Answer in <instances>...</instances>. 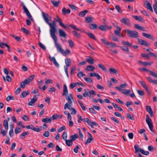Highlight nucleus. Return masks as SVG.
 I'll use <instances>...</instances> for the list:
<instances>
[{
    "label": "nucleus",
    "instance_id": "1",
    "mask_svg": "<svg viewBox=\"0 0 157 157\" xmlns=\"http://www.w3.org/2000/svg\"><path fill=\"white\" fill-rule=\"evenodd\" d=\"M42 16L45 22L47 24L50 28V34H55L56 30L57 25L56 22L59 23L60 26L64 29H66V26L62 22V20L58 16H56V18H55L52 23L49 22V21H52L51 17L49 15L48 13L42 12Z\"/></svg>",
    "mask_w": 157,
    "mask_h": 157
},
{
    "label": "nucleus",
    "instance_id": "2",
    "mask_svg": "<svg viewBox=\"0 0 157 157\" xmlns=\"http://www.w3.org/2000/svg\"><path fill=\"white\" fill-rule=\"evenodd\" d=\"M54 41V44L57 51L62 54H65L64 51L62 48V45L57 43V39L55 34L50 35Z\"/></svg>",
    "mask_w": 157,
    "mask_h": 157
},
{
    "label": "nucleus",
    "instance_id": "3",
    "mask_svg": "<svg viewBox=\"0 0 157 157\" xmlns=\"http://www.w3.org/2000/svg\"><path fill=\"white\" fill-rule=\"evenodd\" d=\"M123 31L126 32L128 35V36L129 37L137 38L138 37V33L136 31L125 29Z\"/></svg>",
    "mask_w": 157,
    "mask_h": 157
},
{
    "label": "nucleus",
    "instance_id": "4",
    "mask_svg": "<svg viewBox=\"0 0 157 157\" xmlns=\"http://www.w3.org/2000/svg\"><path fill=\"white\" fill-rule=\"evenodd\" d=\"M21 5L23 6V8L24 13L29 18L31 21H33V19L30 14L29 11L27 8L26 7L24 3L23 2H21Z\"/></svg>",
    "mask_w": 157,
    "mask_h": 157
},
{
    "label": "nucleus",
    "instance_id": "5",
    "mask_svg": "<svg viewBox=\"0 0 157 157\" xmlns=\"http://www.w3.org/2000/svg\"><path fill=\"white\" fill-rule=\"evenodd\" d=\"M134 147L135 153H137L140 151L142 154L146 155H147L149 154V152L148 151H145L143 149L139 148V146L137 144L135 145Z\"/></svg>",
    "mask_w": 157,
    "mask_h": 157
},
{
    "label": "nucleus",
    "instance_id": "6",
    "mask_svg": "<svg viewBox=\"0 0 157 157\" xmlns=\"http://www.w3.org/2000/svg\"><path fill=\"white\" fill-rule=\"evenodd\" d=\"M146 121L148 125L150 130L151 132H153V126L152 122L151 119L150 118L149 115L147 114L146 115Z\"/></svg>",
    "mask_w": 157,
    "mask_h": 157
},
{
    "label": "nucleus",
    "instance_id": "7",
    "mask_svg": "<svg viewBox=\"0 0 157 157\" xmlns=\"http://www.w3.org/2000/svg\"><path fill=\"white\" fill-rule=\"evenodd\" d=\"M70 26L73 29H75V30L72 31V33L74 36H76L78 38H80L81 37V36L79 34L77 33L76 31H81L80 29L78 28H77L76 26L73 25H70Z\"/></svg>",
    "mask_w": 157,
    "mask_h": 157
},
{
    "label": "nucleus",
    "instance_id": "8",
    "mask_svg": "<svg viewBox=\"0 0 157 157\" xmlns=\"http://www.w3.org/2000/svg\"><path fill=\"white\" fill-rule=\"evenodd\" d=\"M139 70L140 71L149 72L151 75L155 78H157V71L156 72V74L155 72L145 68H139Z\"/></svg>",
    "mask_w": 157,
    "mask_h": 157
},
{
    "label": "nucleus",
    "instance_id": "9",
    "mask_svg": "<svg viewBox=\"0 0 157 157\" xmlns=\"http://www.w3.org/2000/svg\"><path fill=\"white\" fill-rule=\"evenodd\" d=\"M121 21L128 26L131 25L130 20L128 18H123L121 20Z\"/></svg>",
    "mask_w": 157,
    "mask_h": 157
},
{
    "label": "nucleus",
    "instance_id": "10",
    "mask_svg": "<svg viewBox=\"0 0 157 157\" xmlns=\"http://www.w3.org/2000/svg\"><path fill=\"white\" fill-rule=\"evenodd\" d=\"M99 28L103 31H106L108 29H111L112 27L111 26L102 25L99 26Z\"/></svg>",
    "mask_w": 157,
    "mask_h": 157
},
{
    "label": "nucleus",
    "instance_id": "11",
    "mask_svg": "<svg viewBox=\"0 0 157 157\" xmlns=\"http://www.w3.org/2000/svg\"><path fill=\"white\" fill-rule=\"evenodd\" d=\"M139 82L143 86V87L146 90L148 94L149 95H150V92L149 90L148 87L145 83L142 81H140Z\"/></svg>",
    "mask_w": 157,
    "mask_h": 157
},
{
    "label": "nucleus",
    "instance_id": "12",
    "mask_svg": "<svg viewBox=\"0 0 157 157\" xmlns=\"http://www.w3.org/2000/svg\"><path fill=\"white\" fill-rule=\"evenodd\" d=\"M138 43L141 45H144L146 46H149V44L146 41L142 39H138Z\"/></svg>",
    "mask_w": 157,
    "mask_h": 157
},
{
    "label": "nucleus",
    "instance_id": "13",
    "mask_svg": "<svg viewBox=\"0 0 157 157\" xmlns=\"http://www.w3.org/2000/svg\"><path fill=\"white\" fill-rule=\"evenodd\" d=\"M31 82L29 81L28 78L26 79L24 81L22 82H21L20 86L22 88H25V85L27 84H28Z\"/></svg>",
    "mask_w": 157,
    "mask_h": 157
},
{
    "label": "nucleus",
    "instance_id": "14",
    "mask_svg": "<svg viewBox=\"0 0 157 157\" xmlns=\"http://www.w3.org/2000/svg\"><path fill=\"white\" fill-rule=\"evenodd\" d=\"M121 28H118L117 30L114 31V33L116 36L119 37H124V36L123 35L122 33H121Z\"/></svg>",
    "mask_w": 157,
    "mask_h": 157
},
{
    "label": "nucleus",
    "instance_id": "15",
    "mask_svg": "<svg viewBox=\"0 0 157 157\" xmlns=\"http://www.w3.org/2000/svg\"><path fill=\"white\" fill-rule=\"evenodd\" d=\"M49 58L50 59V60L51 61L53 62V64L55 65L57 67H59V65L56 62L55 58L54 57H51L50 56L49 57Z\"/></svg>",
    "mask_w": 157,
    "mask_h": 157
},
{
    "label": "nucleus",
    "instance_id": "16",
    "mask_svg": "<svg viewBox=\"0 0 157 157\" xmlns=\"http://www.w3.org/2000/svg\"><path fill=\"white\" fill-rule=\"evenodd\" d=\"M66 96V99L68 101V102H67V103H72V100L74 101V99L72 94H69V95L68 96Z\"/></svg>",
    "mask_w": 157,
    "mask_h": 157
},
{
    "label": "nucleus",
    "instance_id": "17",
    "mask_svg": "<svg viewBox=\"0 0 157 157\" xmlns=\"http://www.w3.org/2000/svg\"><path fill=\"white\" fill-rule=\"evenodd\" d=\"M146 109L147 111L150 114V116L152 117L153 116V112L151 107L150 106L147 105L146 106Z\"/></svg>",
    "mask_w": 157,
    "mask_h": 157
},
{
    "label": "nucleus",
    "instance_id": "18",
    "mask_svg": "<svg viewBox=\"0 0 157 157\" xmlns=\"http://www.w3.org/2000/svg\"><path fill=\"white\" fill-rule=\"evenodd\" d=\"M68 93V91L67 87L66 85L64 84L63 85V96H67Z\"/></svg>",
    "mask_w": 157,
    "mask_h": 157
},
{
    "label": "nucleus",
    "instance_id": "19",
    "mask_svg": "<svg viewBox=\"0 0 157 157\" xmlns=\"http://www.w3.org/2000/svg\"><path fill=\"white\" fill-rule=\"evenodd\" d=\"M59 36L60 37L66 38L67 35L66 33L61 29H59Z\"/></svg>",
    "mask_w": 157,
    "mask_h": 157
},
{
    "label": "nucleus",
    "instance_id": "20",
    "mask_svg": "<svg viewBox=\"0 0 157 157\" xmlns=\"http://www.w3.org/2000/svg\"><path fill=\"white\" fill-rule=\"evenodd\" d=\"M134 27L136 29H137L139 30H141L143 31H146V29L145 28L142 26H140L138 24H135L134 25Z\"/></svg>",
    "mask_w": 157,
    "mask_h": 157
},
{
    "label": "nucleus",
    "instance_id": "21",
    "mask_svg": "<svg viewBox=\"0 0 157 157\" xmlns=\"http://www.w3.org/2000/svg\"><path fill=\"white\" fill-rule=\"evenodd\" d=\"M62 12L64 15H66L68 14H69L71 12V10L70 9L66 10L65 7H63L62 10Z\"/></svg>",
    "mask_w": 157,
    "mask_h": 157
},
{
    "label": "nucleus",
    "instance_id": "22",
    "mask_svg": "<svg viewBox=\"0 0 157 157\" xmlns=\"http://www.w3.org/2000/svg\"><path fill=\"white\" fill-rule=\"evenodd\" d=\"M142 35L144 36L148 39L151 40H153L154 39L153 37L150 34L143 33H142Z\"/></svg>",
    "mask_w": 157,
    "mask_h": 157
},
{
    "label": "nucleus",
    "instance_id": "23",
    "mask_svg": "<svg viewBox=\"0 0 157 157\" xmlns=\"http://www.w3.org/2000/svg\"><path fill=\"white\" fill-rule=\"evenodd\" d=\"M84 32L86 33L88 36L89 37L92 39H94V40H97V39L95 37V36L92 33H89L88 32H86L85 31H84Z\"/></svg>",
    "mask_w": 157,
    "mask_h": 157
},
{
    "label": "nucleus",
    "instance_id": "24",
    "mask_svg": "<svg viewBox=\"0 0 157 157\" xmlns=\"http://www.w3.org/2000/svg\"><path fill=\"white\" fill-rule=\"evenodd\" d=\"M72 105V103H68L67 102L64 105V109H67L70 110L71 107V105Z\"/></svg>",
    "mask_w": 157,
    "mask_h": 157
},
{
    "label": "nucleus",
    "instance_id": "25",
    "mask_svg": "<svg viewBox=\"0 0 157 157\" xmlns=\"http://www.w3.org/2000/svg\"><path fill=\"white\" fill-rule=\"evenodd\" d=\"M146 2L147 3V7L146 8L151 11L153 12V10L151 4L148 1H146Z\"/></svg>",
    "mask_w": 157,
    "mask_h": 157
},
{
    "label": "nucleus",
    "instance_id": "26",
    "mask_svg": "<svg viewBox=\"0 0 157 157\" xmlns=\"http://www.w3.org/2000/svg\"><path fill=\"white\" fill-rule=\"evenodd\" d=\"M132 17L134 19L137 21H139L141 22L144 21V20L143 19V18L140 16L134 15L132 16Z\"/></svg>",
    "mask_w": 157,
    "mask_h": 157
},
{
    "label": "nucleus",
    "instance_id": "27",
    "mask_svg": "<svg viewBox=\"0 0 157 157\" xmlns=\"http://www.w3.org/2000/svg\"><path fill=\"white\" fill-rule=\"evenodd\" d=\"M89 58H86V60L90 64H93L94 63V59L90 57H89Z\"/></svg>",
    "mask_w": 157,
    "mask_h": 157
},
{
    "label": "nucleus",
    "instance_id": "28",
    "mask_svg": "<svg viewBox=\"0 0 157 157\" xmlns=\"http://www.w3.org/2000/svg\"><path fill=\"white\" fill-rule=\"evenodd\" d=\"M65 63L66 64L65 67H69L71 64V60L69 58H67L65 59Z\"/></svg>",
    "mask_w": 157,
    "mask_h": 157
},
{
    "label": "nucleus",
    "instance_id": "29",
    "mask_svg": "<svg viewBox=\"0 0 157 157\" xmlns=\"http://www.w3.org/2000/svg\"><path fill=\"white\" fill-rule=\"evenodd\" d=\"M78 137V135L76 134H75L74 135H72L70 136V139L72 141H74Z\"/></svg>",
    "mask_w": 157,
    "mask_h": 157
},
{
    "label": "nucleus",
    "instance_id": "30",
    "mask_svg": "<svg viewBox=\"0 0 157 157\" xmlns=\"http://www.w3.org/2000/svg\"><path fill=\"white\" fill-rule=\"evenodd\" d=\"M42 121L43 122H45V123H51L52 121L51 118H49L48 117H46L45 118H43L42 119Z\"/></svg>",
    "mask_w": 157,
    "mask_h": 157
},
{
    "label": "nucleus",
    "instance_id": "31",
    "mask_svg": "<svg viewBox=\"0 0 157 157\" xmlns=\"http://www.w3.org/2000/svg\"><path fill=\"white\" fill-rule=\"evenodd\" d=\"M29 91H23L21 93V95H20V97L21 98H25V97L27 95H29Z\"/></svg>",
    "mask_w": 157,
    "mask_h": 157
},
{
    "label": "nucleus",
    "instance_id": "32",
    "mask_svg": "<svg viewBox=\"0 0 157 157\" xmlns=\"http://www.w3.org/2000/svg\"><path fill=\"white\" fill-rule=\"evenodd\" d=\"M121 43L123 45H126L129 47H131L132 46V44L130 43L128 41H122Z\"/></svg>",
    "mask_w": 157,
    "mask_h": 157
},
{
    "label": "nucleus",
    "instance_id": "33",
    "mask_svg": "<svg viewBox=\"0 0 157 157\" xmlns=\"http://www.w3.org/2000/svg\"><path fill=\"white\" fill-rule=\"evenodd\" d=\"M60 1H54L52 0L51 2L53 4L54 6L55 7H58L59 5V3L60 2Z\"/></svg>",
    "mask_w": 157,
    "mask_h": 157
},
{
    "label": "nucleus",
    "instance_id": "34",
    "mask_svg": "<svg viewBox=\"0 0 157 157\" xmlns=\"http://www.w3.org/2000/svg\"><path fill=\"white\" fill-rule=\"evenodd\" d=\"M95 67L92 65H88L86 67V70H88L90 71H94V70Z\"/></svg>",
    "mask_w": 157,
    "mask_h": 157
},
{
    "label": "nucleus",
    "instance_id": "35",
    "mask_svg": "<svg viewBox=\"0 0 157 157\" xmlns=\"http://www.w3.org/2000/svg\"><path fill=\"white\" fill-rule=\"evenodd\" d=\"M88 12V11L87 10H85L82 11L80 12L79 13V16L82 17H84L86 14Z\"/></svg>",
    "mask_w": 157,
    "mask_h": 157
},
{
    "label": "nucleus",
    "instance_id": "36",
    "mask_svg": "<svg viewBox=\"0 0 157 157\" xmlns=\"http://www.w3.org/2000/svg\"><path fill=\"white\" fill-rule=\"evenodd\" d=\"M85 21L86 23H89L92 21V18L90 17H87L85 18Z\"/></svg>",
    "mask_w": 157,
    "mask_h": 157
},
{
    "label": "nucleus",
    "instance_id": "37",
    "mask_svg": "<svg viewBox=\"0 0 157 157\" xmlns=\"http://www.w3.org/2000/svg\"><path fill=\"white\" fill-rule=\"evenodd\" d=\"M89 27L91 29H95L97 28V25L96 24H90Z\"/></svg>",
    "mask_w": 157,
    "mask_h": 157
},
{
    "label": "nucleus",
    "instance_id": "38",
    "mask_svg": "<svg viewBox=\"0 0 157 157\" xmlns=\"http://www.w3.org/2000/svg\"><path fill=\"white\" fill-rule=\"evenodd\" d=\"M109 72L110 74L114 73L117 74V71L116 69L112 68H109Z\"/></svg>",
    "mask_w": 157,
    "mask_h": 157
},
{
    "label": "nucleus",
    "instance_id": "39",
    "mask_svg": "<svg viewBox=\"0 0 157 157\" xmlns=\"http://www.w3.org/2000/svg\"><path fill=\"white\" fill-rule=\"evenodd\" d=\"M3 124L5 129L6 130H7L8 128V124L7 121L6 120H4Z\"/></svg>",
    "mask_w": 157,
    "mask_h": 157
},
{
    "label": "nucleus",
    "instance_id": "40",
    "mask_svg": "<svg viewBox=\"0 0 157 157\" xmlns=\"http://www.w3.org/2000/svg\"><path fill=\"white\" fill-rule=\"evenodd\" d=\"M66 141V144L68 146H71L73 143V141L71 140H65Z\"/></svg>",
    "mask_w": 157,
    "mask_h": 157
},
{
    "label": "nucleus",
    "instance_id": "41",
    "mask_svg": "<svg viewBox=\"0 0 157 157\" xmlns=\"http://www.w3.org/2000/svg\"><path fill=\"white\" fill-rule=\"evenodd\" d=\"M29 133L28 132H23L21 135L20 137L21 139H24L25 136L29 134Z\"/></svg>",
    "mask_w": 157,
    "mask_h": 157
},
{
    "label": "nucleus",
    "instance_id": "42",
    "mask_svg": "<svg viewBox=\"0 0 157 157\" xmlns=\"http://www.w3.org/2000/svg\"><path fill=\"white\" fill-rule=\"evenodd\" d=\"M78 102L80 105V107L82 108V109L84 111H85L86 110V107L82 103V102H81V101H78Z\"/></svg>",
    "mask_w": 157,
    "mask_h": 157
},
{
    "label": "nucleus",
    "instance_id": "43",
    "mask_svg": "<svg viewBox=\"0 0 157 157\" xmlns=\"http://www.w3.org/2000/svg\"><path fill=\"white\" fill-rule=\"evenodd\" d=\"M98 66L103 71L105 72L107 71L106 69L103 65L101 64H98Z\"/></svg>",
    "mask_w": 157,
    "mask_h": 157
},
{
    "label": "nucleus",
    "instance_id": "44",
    "mask_svg": "<svg viewBox=\"0 0 157 157\" xmlns=\"http://www.w3.org/2000/svg\"><path fill=\"white\" fill-rule=\"evenodd\" d=\"M155 4L153 5V8L155 12L157 14V1L156 0H155Z\"/></svg>",
    "mask_w": 157,
    "mask_h": 157
},
{
    "label": "nucleus",
    "instance_id": "45",
    "mask_svg": "<svg viewBox=\"0 0 157 157\" xmlns=\"http://www.w3.org/2000/svg\"><path fill=\"white\" fill-rule=\"evenodd\" d=\"M120 47L121 49L123 51H126L128 53H129V51L128 47L124 46H120Z\"/></svg>",
    "mask_w": 157,
    "mask_h": 157
},
{
    "label": "nucleus",
    "instance_id": "46",
    "mask_svg": "<svg viewBox=\"0 0 157 157\" xmlns=\"http://www.w3.org/2000/svg\"><path fill=\"white\" fill-rule=\"evenodd\" d=\"M124 90L125 91H122V93L126 95H128L131 92V91L130 90L127 89L125 90Z\"/></svg>",
    "mask_w": 157,
    "mask_h": 157
},
{
    "label": "nucleus",
    "instance_id": "47",
    "mask_svg": "<svg viewBox=\"0 0 157 157\" xmlns=\"http://www.w3.org/2000/svg\"><path fill=\"white\" fill-rule=\"evenodd\" d=\"M21 129L18 127H16L15 129V132L16 134H17L20 133L21 132Z\"/></svg>",
    "mask_w": 157,
    "mask_h": 157
},
{
    "label": "nucleus",
    "instance_id": "48",
    "mask_svg": "<svg viewBox=\"0 0 157 157\" xmlns=\"http://www.w3.org/2000/svg\"><path fill=\"white\" fill-rule=\"evenodd\" d=\"M15 99L14 97L11 95H9L6 98V100L7 101H9L10 100H14Z\"/></svg>",
    "mask_w": 157,
    "mask_h": 157
},
{
    "label": "nucleus",
    "instance_id": "49",
    "mask_svg": "<svg viewBox=\"0 0 157 157\" xmlns=\"http://www.w3.org/2000/svg\"><path fill=\"white\" fill-rule=\"evenodd\" d=\"M56 91V89L53 87L48 88V91L51 93H52L53 92H55Z\"/></svg>",
    "mask_w": 157,
    "mask_h": 157
},
{
    "label": "nucleus",
    "instance_id": "50",
    "mask_svg": "<svg viewBox=\"0 0 157 157\" xmlns=\"http://www.w3.org/2000/svg\"><path fill=\"white\" fill-rule=\"evenodd\" d=\"M141 56L144 58H146L147 59H149L150 56L149 53H147L146 54H144L141 53Z\"/></svg>",
    "mask_w": 157,
    "mask_h": 157
},
{
    "label": "nucleus",
    "instance_id": "51",
    "mask_svg": "<svg viewBox=\"0 0 157 157\" xmlns=\"http://www.w3.org/2000/svg\"><path fill=\"white\" fill-rule=\"evenodd\" d=\"M84 79L87 82L91 83L93 82V81L90 78L88 77H85L84 78Z\"/></svg>",
    "mask_w": 157,
    "mask_h": 157
},
{
    "label": "nucleus",
    "instance_id": "52",
    "mask_svg": "<svg viewBox=\"0 0 157 157\" xmlns=\"http://www.w3.org/2000/svg\"><path fill=\"white\" fill-rule=\"evenodd\" d=\"M68 6L71 9H74L75 10H78V8L76 6L73 5L69 4L68 5Z\"/></svg>",
    "mask_w": 157,
    "mask_h": 157
},
{
    "label": "nucleus",
    "instance_id": "53",
    "mask_svg": "<svg viewBox=\"0 0 157 157\" xmlns=\"http://www.w3.org/2000/svg\"><path fill=\"white\" fill-rule=\"evenodd\" d=\"M69 110L71 111V114H75L76 113L75 109L74 108H71Z\"/></svg>",
    "mask_w": 157,
    "mask_h": 157
},
{
    "label": "nucleus",
    "instance_id": "54",
    "mask_svg": "<svg viewBox=\"0 0 157 157\" xmlns=\"http://www.w3.org/2000/svg\"><path fill=\"white\" fill-rule=\"evenodd\" d=\"M115 8L117 10V11L118 12L121 13L122 12L121 11V9L120 7L118 5H116L115 6Z\"/></svg>",
    "mask_w": 157,
    "mask_h": 157
},
{
    "label": "nucleus",
    "instance_id": "55",
    "mask_svg": "<svg viewBox=\"0 0 157 157\" xmlns=\"http://www.w3.org/2000/svg\"><path fill=\"white\" fill-rule=\"evenodd\" d=\"M22 30L25 33L29 35V32L25 28L22 27L21 28Z\"/></svg>",
    "mask_w": 157,
    "mask_h": 157
},
{
    "label": "nucleus",
    "instance_id": "56",
    "mask_svg": "<svg viewBox=\"0 0 157 157\" xmlns=\"http://www.w3.org/2000/svg\"><path fill=\"white\" fill-rule=\"evenodd\" d=\"M63 138L64 140H67V134L66 132H64L63 134Z\"/></svg>",
    "mask_w": 157,
    "mask_h": 157
},
{
    "label": "nucleus",
    "instance_id": "57",
    "mask_svg": "<svg viewBox=\"0 0 157 157\" xmlns=\"http://www.w3.org/2000/svg\"><path fill=\"white\" fill-rule=\"evenodd\" d=\"M93 137H90L88 139L85 143V144H88L90 143L93 140Z\"/></svg>",
    "mask_w": 157,
    "mask_h": 157
},
{
    "label": "nucleus",
    "instance_id": "58",
    "mask_svg": "<svg viewBox=\"0 0 157 157\" xmlns=\"http://www.w3.org/2000/svg\"><path fill=\"white\" fill-rule=\"evenodd\" d=\"M7 132V130L5 131L4 130H3V129H2L1 130V134L3 136H6V134Z\"/></svg>",
    "mask_w": 157,
    "mask_h": 157
},
{
    "label": "nucleus",
    "instance_id": "59",
    "mask_svg": "<svg viewBox=\"0 0 157 157\" xmlns=\"http://www.w3.org/2000/svg\"><path fill=\"white\" fill-rule=\"evenodd\" d=\"M138 93L141 96H144V91L140 90H138L137 91Z\"/></svg>",
    "mask_w": 157,
    "mask_h": 157
},
{
    "label": "nucleus",
    "instance_id": "60",
    "mask_svg": "<svg viewBox=\"0 0 157 157\" xmlns=\"http://www.w3.org/2000/svg\"><path fill=\"white\" fill-rule=\"evenodd\" d=\"M76 86V83H72L70 85V88L71 89L74 88Z\"/></svg>",
    "mask_w": 157,
    "mask_h": 157
},
{
    "label": "nucleus",
    "instance_id": "61",
    "mask_svg": "<svg viewBox=\"0 0 157 157\" xmlns=\"http://www.w3.org/2000/svg\"><path fill=\"white\" fill-rule=\"evenodd\" d=\"M65 127L64 126H62L60 127L58 130V132H62L63 130L65 129Z\"/></svg>",
    "mask_w": 157,
    "mask_h": 157
},
{
    "label": "nucleus",
    "instance_id": "62",
    "mask_svg": "<svg viewBox=\"0 0 157 157\" xmlns=\"http://www.w3.org/2000/svg\"><path fill=\"white\" fill-rule=\"evenodd\" d=\"M37 98L36 97V95H35L33 98L31 99V101L35 103L37 101Z\"/></svg>",
    "mask_w": 157,
    "mask_h": 157
},
{
    "label": "nucleus",
    "instance_id": "63",
    "mask_svg": "<svg viewBox=\"0 0 157 157\" xmlns=\"http://www.w3.org/2000/svg\"><path fill=\"white\" fill-rule=\"evenodd\" d=\"M68 42L69 43V45L71 48H72L74 46V42L73 41L71 40H70L68 41Z\"/></svg>",
    "mask_w": 157,
    "mask_h": 157
},
{
    "label": "nucleus",
    "instance_id": "64",
    "mask_svg": "<svg viewBox=\"0 0 157 157\" xmlns=\"http://www.w3.org/2000/svg\"><path fill=\"white\" fill-rule=\"evenodd\" d=\"M58 115L57 114H55L54 115H52L51 118V119H52L53 120H54L58 118Z\"/></svg>",
    "mask_w": 157,
    "mask_h": 157
}]
</instances>
